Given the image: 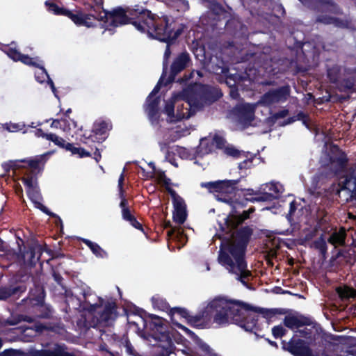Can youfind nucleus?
<instances>
[{"label": "nucleus", "mask_w": 356, "mask_h": 356, "mask_svg": "<svg viewBox=\"0 0 356 356\" xmlns=\"http://www.w3.org/2000/svg\"><path fill=\"white\" fill-rule=\"evenodd\" d=\"M253 233L252 226L245 225L228 236L220 237L218 261L229 273L236 275L243 285H247L245 279L251 275L247 269L245 254Z\"/></svg>", "instance_id": "1"}, {"label": "nucleus", "mask_w": 356, "mask_h": 356, "mask_svg": "<svg viewBox=\"0 0 356 356\" xmlns=\"http://www.w3.org/2000/svg\"><path fill=\"white\" fill-rule=\"evenodd\" d=\"M154 16L151 11L136 6L134 8L118 6L111 11L104 10L102 22L106 29L113 31L116 27L131 24L138 31L145 33L154 22Z\"/></svg>", "instance_id": "2"}, {"label": "nucleus", "mask_w": 356, "mask_h": 356, "mask_svg": "<svg viewBox=\"0 0 356 356\" xmlns=\"http://www.w3.org/2000/svg\"><path fill=\"white\" fill-rule=\"evenodd\" d=\"M232 324H236L246 332L254 333L257 337H263L258 325V314L266 318H272L275 314L285 312L280 309H264L252 306L245 302L230 299Z\"/></svg>", "instance_id": "3"}, {"label": "nucleus", "mask_w": 356, "mask_h": 356, "mask_svg": "<svg viewBox=\"0 0 356 356\" xmlns=\"http://www.w3.org/2000/svg\"><path fill=\"white\" fill-rule=\"evenodd\" d=\"M221 93L213 87L205 84L188 86L181 92V97L186 102V111L180 114V119H188L201 111L206 104H211L217 101Z\"/></svg>", "instance_id": "4"}, {"label": "nucleus", "mask_w": 356, "mask_h": 356, "mask_svg": "<svg viewBox=\"0 0 356 356\" xmlns=\"http://www.w3.org/2000/svg\"><path fill=\"white\" fill-rule=\"evenodd\" d=\"M146 32L154 35V38L161 42L166 43V47L163 58V74L168 73L169 60L172 54L171 46L181 34L184 30L183 24L177 27V24L173 19H169L168 16L154 17V22Z\"/></svg>", "instance_id": "5"}, {"label": "nucleus", "mask_w": 356, "mask_h": 356, "mask_svg": "<svg viewBox=\"0 0 356 356\" xmlns=\"http://www.w3.org/2000/svg\"><path fill=\"white\" fill-rule=\"evenodd\" d=\"M230 299L225 297H216L195 316L189 314L188 323L195 326L198 323L213 321L220 327H225L232 324Z\"/></svg>", "instance_id": "6"}, {"label": "nucleus", "mask_w": 356, "mask_h": 356, "mask_svg": "<svg viewBox=\"0 0 356 356\" xmlns=\"http://www.w3.org/2000/svg\"><path fill=\"white\" fill-rule=\"evenodd\" d=\"M149 321L146 323V327L151 331V337L160 342L159 345L163 350V356H169L173 353L174 343L170 337L168 322L163 318L155 314H148Z\"/></svg>", "instance_id": "7"}, {"label": "nucleus", "mask_w": 356, "mask_h": 356, "mask_svg": "<svg viewBox=\"0 0 356 356\" xmlns=\"http://www.w3.org/2000/svg\"><path fill=\"white\" fill-rule=\"evenodd\" d=\"M239 179H225L215 181L202 182L200 186L207 188L209 193H214L218 201L232 205L233 195L239 188L237 186Z\"/></svg>", "instance_id": "8"}, {"label": "nucleus", "mask_w": 356, "mask_h": 356, "mask_svg": "<svg viewBox=\"0 0 356 356\" xmlns=\"http://www.w3.org/2000/svg\"><path fill=\"white\" fill-rule=\"evenodd\" d=\"M255 209L250 207L249 209L243 211L241 213H229L223 218V222L219 223L220 229L224 233L222 236H219V238L223 236H228L236 232L239 225L250 218V213L254 212ZM242 227H241V228Z\"/></svg>", "instance_id": "9"}, {"label": "nucleus", "mask_w": 356, "mask_h": 356, "mask_svg": "<svg viewBox=\"0 0 356 356\" xmlns=\"http://www.w3.org/2000/svg\"><path fill=\"white\" fill-rule=\"evenodd\" d=\"M113 124L111 120H96L92 126L91 132L88 136L85 133L83 137L86 139L83 141L87 144L90 140L101 143L104 142L109 135V131L112 129Z\"/></svg>", "instance_id": "10"}, {"label": "nucleus", "mask_w": 356, "mask_h": 356, "mask_svg": "<svg viewBox=\"0 0 356 356\" xmlns=\"http://www.w3.org/2000/svg\"><path fill=\"white\" fill-rule=\"evenodd\" d=\"M282 349L288 351L293 356H319L318 354H314L312 350L300 339H296L293 337L289 342L284 340L282 341Z\"/></svg>", "instance_id": "11"}, {"label": "nucleus", "mask_w": 356, "mask_h": 356, "mask_svg": "<svg viewBox=\"0 0 356 356\" xmlns=\"http://www.w3.org/2000/svg\"><path fill=\"white\" fill-rule=\"evenodd\" d=\"M191 60L187 51L180 53L173 60L170 65V74L165 80V85L173 83L176 76L185 70L190 64Z\"/></svg>", "instance_id": "12"}, {"label": "nucleus", "mask_w": 356, "mask_h": 356, "mask_svg": "<svg viewBox=\"0 0 356 356\" xmlns=\"http://www.w3.org/2000/svg\"><path fill=\"white\" fill-rule=\"evenodd\" d=\"M81 294L83 299L79 300V307L89 313H95L104 303V300L94 294L90 288L83 290Z\"/></svg>", "instance_id": "13"}, {"label": "nucleus", "mask_w": 356, "mask_h": 356, "mask_svg": "<svg viewBox=\"0 0 356 356\" xmlns=\"http://www.w3.org/2000/svg\"><path fill=\"white\" fill-rule=\"evenodd\" d=\"M289 86H284L275 89L269 90L261 97V102L266 105L285 102L290 95Z\"/></svg>", "instance_id": "14"}, {"label": "nucleus", "mask_w": 356, "mask_h": 356, "mask_svg": "<svg viewBox=\"0 0 356 356\" xmlns=\"http://www.w3.org/2000/svg\"><path fill=\"white\" fill-rule=\"evenodd\" d=\"M331 152L332 155L329 157V161L334 165L333 172L337 175L346 170L348 159L346 152L341 149L337 145H332Z\"/></svg>", "instance_id": "15"}, {"label": "nucleus", "mask_w": 356, "mask_h": 356, "mask_svg": "<svg viewBox=\"0 0 356 356\" xmlns=\"http://www.w3.org/2000/svg\"><path fill=\"white\" fill-rule=\"evenodd\" d=\"M43 252V248L41 245L34 244L24 246L21 252V257L24 264L34 267L38 262H40V257Z\"/></svg>", "instance_id": "16"}, {"label": "nucleus", "mask_w": 356, "mask_h": 356, "mask_svg": "<svg viewBox=\"0 0 356 356\" xmlns=\"http://www.w3.org/2000/svg\"><path fill=\"white\" fill-rule=\"evenodd\" d=\"M233 112L238 124L243 129L249 127L254 120V110L250 104L237 106L234 108Z\"/></svg>", "instance_id": "17"}, {"label": "nucleus", "mask_w": 356, "mask_h": 356, "mask_svg": "<svg viewBox=\"0 0 356 356\" xmlns=\"http://www.w3.org/2000/svg\"><path fill=\"white\" fill-rule=\"evenodd\" d=\"M169 315L173 324H175L178 328L181 329L184 333L194 341H200V339L194 332L186 327V326L176 322L175 315L179 316L181 318L188 319L189 317L188 311L183 307H175L170 309Z\"/></svg>", "instance_id": "18"}, {"label": "nucleus", "mask_w": 356, "mask_h": 356, "mask_svg": "<svg viewBox=\"0 0 356 356\" xmlns=\"http://www.w3.org/2000/svg\"><path fill=\"white\" fill-rule=\"evenodd\" d=\"M103 310L99 313L98 320L100 323L108 324L114 321L118 316L116 300L111 298L104 303Z\"/></svg>", "instance_id": "19"}, {"label": "nucleus", "mask_w": 356, "mask_h": 356, "mask_svg": "<svg viewBox=\"0 0 356 356\" xmlns=\"http://www.w3.org/2000/svg\"><path fill=\"white\" fill-rule=\"evenodd\" d=\"M304 5L315 11H319V5L327 6V10L335 15L342 14L341 9L333 0H300Z\"/></svg>", "instance_id": "20"}, {"label": "nucleus", "mask_w": 356, "mask_h": 356, "mask_svg": "<svg viewBox=\"0 0 356 356\" xmlns=\"http://www.w3.org/2000/svg\"><path fill=\"white\" fill-rule=\"evenodd\" d=\"M120 207L122 209V219L129 222V224L136 229L140 230L145 234H147L146 232H145L142 223H140L137 220V218L132 214L129 207V203L126 197H123L122 200L120 201Z\"/></svg>", "instance_id": "21"}, {"label": "nucleus", "mask_w": 356, "mask_h": 356, "mask_svg": "<svg viewBox=\"0 0 356 356\" xmlns=\"http://www.w3.org/2000/svg\"><path fill=\"white\" fill-rule=\"evenodd\" d=\"M204 63L208 70L211 73L226 75L229 72V68L226 63L218 56H211L208 60L204 56Z\"/></svg>", "instance_id": "22"}, {"label": "nucleus", "mask_w": 356, "mask_h": 356, "mask_svg": "<svg viewBox=\"0 0 356 356\" xmlns=\"http://www.w3.org/2000/svg\"><path fill=\"white\" fill-rule=\"evenodd\" d=\"M26 290V286L20 283L16 285H8L0 287V300H6L13 296H21Z\"/></svg>", "instance_id": "23"}, {"label": "nucleus", "mask_w": 356, "mask_h": 356, "mask_svg": "<svg viewBox=\"0 0 356 356\" xmlns=\"http://www.w3.org/2000/svg\"><path fill=\"white\" fill-rule=\"evenodd\" d=\"M64 347L57 344L53 350L42 349L34 350L31 356H76L73 353L65 352Z\"/></svg>", "instance_id": "24"}, {"label": "nucleus", "mask_w": 356, "mask_h": 356, "mask_svg": "<svg viewBox=\"0 0 356 356\" xmlns=\"http://www.w3.org/2000/svg\"><path fill=\"white\" fill-rule=\"evenodd\" d=\"M29 298L33 305L42 306L44 302L45 291L40 284H35L29 292Z\"/></svg>", "instance_id": "25"}, {"label": "nucleus", "mask_w": 356, "mask_h": 356, "mask_svg": "<svg viewBox=\"0 0 356 356\" xmlns=\"http://www.w3.org/2000/svg\"><path fill=\"white\" fill-rule=\"evenodd\" d=\"M161 102V98L159 96L155 97L154 98L149 99V96L147 97L146 103V111L149 117L151 119H158L159 118V106Z\"/></svg>", "instance_id": "26"}, {"label": "nucleus", "mask_w": 356, "mask_h": 356, "mask_svg": "<svg viewBox=\"0 0 356 356\" xmlns=\"http://www.w3.org/2000/svg\"><path fill=\"white\" fill-rule=\"evenodd\" d=\"M84 244H86L92 251V252L99 258H106L108 257L107 252L102 249L99 244L97 243L92 242L89 239L86 238H81L80 239Z\"/></svg>", "instance_id": "27"}, {"label": "nucleus", "mask_w": 356, "mask_h": 356, "mask_svg": "<svg viewBox=\"0 0 356 356\" xmlns=\"http://www.w3.org/2000/svg\"><path fill=\"white\" fill-rule=\"evenodd\" d=\"M166 191L172 197L174 210L186 209V204L184 200L179 195L174 189L168 187Z\"/></svg>", "instance_id": "28"}, {"label": "nucleus", "mask_w": 356, "mask_h": 356, "mask_svg": "<svg viewBox=\"0 0 356 356\" xmlns=\"http://www.w3.org/2000/svg\"><path fill=\"white\" fill-rule=\"evenodd\" d=\"M296 332L299 333L300 337L305 338L310 341H315L316 336L318 334L316 325H312L309 328L305 327L303 329H298Z\"/></svg>", "instance_id": "29"}, {"label": "nucleus", "mask_w": 356, "mask_h": 356, "mask_svg": "<svg viewBox=\"0 0 356 356\" xmlns=\"http://www.w3.org/2000/svg\"><path fill=\"white\" fill-rule=\"evenodd\" d=\"M214 151V144L212 138H204L200 141L197 152L202 155L209 154Z\"/></svg>", "instance_id": "30"}, {"label": "nucleus", "mask_w": 356, "mask_h": 356, "mask_svg": "<svg viewBox=\"0 0 356 356\" xmlns=\"http://www.w3.org/2000/svg\"><path fill=\"white\" fill-rule=\"evenodd\" d=\"M336 292L342 301L349 300L351 298H355L356 291L354 289L348 286H339L336 289Z\"/></svg>", "instance_id": "31"}, {"label": "nucleus", "mask_w": 356, "mask_h": 356, "mask_svg": "<svg viewBox=\"0 0 356 356\" xmlns=\"http://www.w3.org/2000/svg\"><path fill=\"white\" fill-rule=\"evenodd\" d=\"M223 153L228 156L233 157L234 159L248 157V154H250V153L248 152L238 150L233 145L231 144H228L226 146V147L223 150Z\"/></svg>", "instance_id": "32"}, {"label": "nucleus", "mask_w": 356, "mask_h": 356, "mask_svg": "<svg viewBox=\"0 0 356 356\" xmlns=\"http://www.w3.org/2000/svg\"><path fill=\"white\" fill-rule=\"evenodd\" d=\"M225 77V83L228 86H239L241 82L245 80L244 75L234 73L229 74V72L224 75Z\"/></svg>", "instance_id": "33"}, {"label": "nucleus", "mask_w": 356, "mask_h": 356, "mask_svg": "<svg viewBox=\"0 0 356 356\" xmlns=\"http://www.w3.org/2000/svg\"><path fill=\"white\" fill-rule=\"evenodd\" d=\"M232 24H234V26L236 28H237V27L239 28V31L235 30L232 33V35H234V37L241 38H245L248 37V27L245 25L241 24L239 22H229V21L227 23V28H229Z\"/></svg>", "instance_id": "34"}, {"label": "nucleus", "mask_w": 356, "mask_h": 356, "mask_svg": "<svg viewBox=\"0 0 356 356\" xmlns=\"http://www.w3.org/2000/svg\"><path fill=\"white\" fill-rule=\"evenodd\" d=\"M29 198L35 204L41 199L40 188L38 186L37 179H35V185L26 189Z\"/></svg>", "instance_id": "35"}, {"label": "nucleus", "mask_w": 356, "mask_h": 356, "mask_svg": "<svg viewBox=\"0 0 356 356\" xmlns=\"http://www.w3.org/2000/svg\"><path fill=\"white\" fill-rule=\"evenodd\" d=\"M340 74L341 67L337 65H334L327 70V76L329 81L333 84L337 83L339 80Z\"/></svg>", "instance_id": "36"}, {"label": "nucleus", "mask_w": 356, "mask_h": 356, "mask_svg": "<svg viewBox=\"0 0 356 356\" xmlns=\"http://www.w3.org/2000/svg\"><path fill=\"white\" fill-rule=\"evenodd\" d=\"M83 15L84 14L80 11H76L75 13H74L71 10L66 9L63 16L70 18L76 25L81 26L82 24L86 23V22L83 20Z\"/></svg>", "instance_id": "37"}, {"label": "nucleus", "mask_w": 356, "mask_h": 356, "mask_svg": "<svg viewBox=\"0 0 356 356\" xmlns=\"http://www.w3.org/2000/svg\"><path fill=\"white\" fill-rule=\"evenodd\" d=\"M22 321L31 323L33 320L30 316L17 314L8 318L6 321V324L8 325H16Z\"/></svg>", "instance_id": "38"}, {"label": "nucleus", "mask_w": 356, "mask_h": 356, "mask_svg": "<svg viewBox=\"0 0 356 356\" xmlns=\"http://www.w3.org/2000/svg\"><path fill=\"white\" fill-rule=\"evenodd\" d=\"M152 303L154 308H157L161 311L165 312L170 309L168 302L165 299L159 296H153L152 298Z\"/></svg>", "instance_id": "39"}, {"label": "nucleus", "mask_w": 356, "mask_h": 356, "mask_svg": "<svg viewBox=\"0 0 356 356\" xmlns=\"http://www.w3.org/2000/svg\"><path fill=\"white\" fill-rule=\"evenodd\" d=\"M312 247L314 249L319 250L320 254L323 257H325V254H327V246L323 235H321L319 238H318L313 242Z\"/></svg>", "instance_id": "40"}, {"label": "nucleus", "mask_w": 356, "mask_h": 356, "mask_svg": "<svg viewBox=\"0 0 356 356\" xmlns=\"http://www.w3.org/2000/svg\"><path fill=\"white\" fill-rule=\"evenodd\" d=\"M44 4L49 12L52 13L56 15H64V13L66 11V8L59 7L56 3L51 0L46 1Z\"/></svg>", "instance_id": "41"}, {"label": "nucleus", "mask_w": 356, "mask_h": 356, "mask_svg": "<svg viewBox=\"0 0 356 356\" xmlns=\"http://www.w3.org/2000/svg\"><path fill=\"white\" fill-rule=\"evenodd\" d=\"M338 89L341 92H351L354 89V83L350 79H344L342 81H338L337 83L335 84Z\"/></svg>", "instance_id": "42"}, {"label": "nucleus", "mask_w": 356, "mask_h": 356, "mask_svg": "<svg viewBox=\"0 0 356 356\" xmlns=\"http://www.w3.org/2000/svg\"><path fill=\"white\" fill-rule=\"evenodd\" d=\"M276 199V196H275L272 193H261L260 194H257L255 197L252 198H246L247 200H250L252 202H271Z\"/></svg>", "instance_id": "43"}, {"label": "nucleus", "mask_w": 356, "mask_h": 356, "mask_svg": "<svg viewBox=\"0 0 356 356\" xmlns=\"http://www.w3.org/2000/svg\"><path fill=\"white\" fill-rule=\"evenodd\" d=\"M67 151H70L72 154H78L80 158L89 157L92 156L90 152L86 150L82 147H76L72 143H67Z\"/></svg>", "instance_id": "44"}, {"label": "nucleus", "mask_w": 356, "mask_h": 356, "mask_svg": "<svg viewBox=\"0 0 356 356\" xmlns=\"http://www.w3.org/2000/svg\"><path fill=\"white\" fill-rule=\"evenodd\" d=\"M83 20L86 22L82 26H86V27H93L95 26L93 21L97 20L102 22V15H101V13H99L98 15H94V14H84L83 17Z\"/></svg>", "instance_id": "45"}, {"label": "nucleus", "mask_w": 356, "mask_h": 356, "mask_svg": "<svg viewBox=\"0 0 356 356\" xmlns=\"http://www.w3.org/2000/svg\"><path fill=\"white\" fill-rule=\"evenodd\" d=\"M187 218L186 209L174 210L172 213L173 220L179 224L182 225L185 222Z\"/></svg>", "instance_id": "46"}, {"label": "nucleus", "mask_w": 356, "mask_h": 356, "mask_svg": "<svg viewBox=\"0 0 356 356\" xmlns=\"http://www.w3.org/2000/svg\"><path fill=\"white\" fill-rule=\"evenodd\" d=\"M328 242L334 245H342L345 243V236L340 233L334 232L329 237Z\"/></svg>", "instance_id": "47"}, {"label": "nucleus", "mask_w": 356, "mask_h": 356, "mask_svg": "<svg viewBox=\"0 0 356 356\" xmlns=\"http://www.w3.org/2000/svg\"><path fill=\"white\" fill-rule=\"evenodd\" d=\"M48 140L52 141L56 145L67 150V143L63 138L58 136L55 134H49Z\"/></svg>", "instance_id": "48"}, {"label": "nucleus", "mask_w": 356, "mask_h": 356, "mask_svg": "<svg viewBox=\"0 0 356 356\" xmlns=\"http://www.w3.org/2000/svg\"><path fill=\"white\" fill-rule=\"evenodd\" d=\"M36 67L40 70V72H35V77L36 81L39 83L44 82L45 80L47 79H48L49 77L46 69L41 64L39 65V67Z\"/></svg>", "instance_id": "49"}, {"label": "nucleus", "mask_w": 356, "mask_h": 356, "mask_svg": "<svg viewBox=\"0 0 356 356\" xmlns=\"http://www.w3.org/2000/svg\"><path fill=\"white\" fill-rule=\"evenodd\" d=\"M214 147L218 149H222V151L226 147L227 140L225 138L218 134H215L212 138Z\"/></svg>", "instance_id": "50"}, {"label": "nucleus", "mask_w": 356, "mask_h": 356, "mask_svg": "<svg viewBox=\"0 0 356 356\" xmlns=\"http://www.w3.org/2000/svg\"><path fill=\"white\" fill-rule=\"evenodd\" d=\"M35 60H38V58L37 57L31 58L29 55L22 54L19 61L22 62V63L28 66L35 67H39L40 63L35 61Z\"/></svg>", "instance_id": "51"}, {"label": "nucleus", "mask_w": 356, "mask_h": 356, "mask_svg": "<svg viewBox=\"0 0 356 356\" xmlns=\"http://www.w3.org/2000/svg\"><path fill=\"white\" fill-rule=\"evenodd\" d=\"M167 74L168 73L163 74V71H162L161 76L158 83H156V85L154 86V88H153L152 92L148 95L149 99H151L152 97L155 96L159 92L162 85H163L165 86H167V85H165V81H164L165 76H167Z\"/></svg>", "instance_id": "52"}, {"label": "nucleus", "mask_w": 356, "mask_h": 356, "mask_svg": "<svg viewBox=\"0 0 356 356\" xmlns=\"http://www.w3.org/2000/svg\"><path fill=\"white\" fill-rule=\"evenodd\" d=\"M298 318L295 316H286L284 318V324L291 330L298 328Z\"/></svg>", "instance_id": "53"}, {"label": "nucleus", "mask_w": 356, "mask_h": 356, "mask_svg": "<svg viewBox=\"0 0 356 356\" xmlns=\"http://www.w3.org/2000/svg\"><path fill=\"white\" fill-rule=\"evenodd\" d=\"M163 112L170 118H172L175 115V101L170 99L165 102Z\"/></svg>", "instance_id": "54"}, {"label": "nucleus", "mask_w": 356, "mask_h": 356, "mask_svg": "<svg viewBox=\"0 0 356 356\" xmlns=\"http://www.w3.org/2000/svg\"><path fill=\"white\" fill-rule=\"evenodd\" d=\"M287 330L281 325H275L272 328V334L274 338H282L286 335Z\"/></svg>", "instance_id": "55"}, {"label": "nucleus", "mask_w": 356, "mask_h": 356, "mask_svg": "<svg viewBox=\"0 0 356 356\" xmlns=\"http://www.w3.org/2000/svg\"><path fill=\"white\" fill-rule=\"evenodd\" d=\"M5 52L9 58L14 61H19L22 53L17 50L15 47H8L6 48Z\"/></svg>", "instance_id": "56"}, {"label": "nucleus", "mask_w": 356, "mask_h": 356, "mask_svg": "<svg viewBox=\"0 0 356 356\" xmlns=\"http://www.w3.org/2000/svg\"><path fill=\"white\" fill-rule=\"evenodd\" d=\"M249 155L250 154H248V157H245L246 159L238 163V168L239 170H247L251 168L253 166L252 163L255 156L251 155L250 157H248Z\"/></svg>", "instance_id": "57"}, {"label": "nucleus", "mask_w": 356, "mask_h": 356, "mask_svg": "<svg viewBox=\"0 0 356 356\" xmlns=\"http://www.w3.org/2000/svg\"><path fill=\"white\" fill-rule=\"evenodd\" d=\"M296 209H297V203L295 200H293L290 203L289 211L288 214L286 216V219L288 220L289 222L291 225H292L294 221L293 215L296 212Z\"/></svg>", "instance_id": "58"}, {"label": "nucleus", "mask_w": 356, "mask_h": 356, "mask_svg": "<svg viewBox=\"0 0 356 356\" xmlns=\"http://www.w3.org/2000/svg\"><path fill=\"white\" fill-rule=\"evenodd\" d=\"M334 17L321 15L316 17V22L324 24H332Z\"/></svg>", "instance_id": "59"}, {"label": "nucleus", "mask_w": 356, "mask_h": 356, "mask_svg": "<svg viewBox=\"0 0 356 356\" xmlns=\"http://www.w3.org/2000/svg\"><path fill=\"white\" fill-rule=\"evenodd\" d=\"M24 127V124L18 123H10L4 125V128L10 132H16L22 130Z\"/></svg>", "instance_id": "60"}, {"label": "nucleus", "mask_w": 356, "mask_h": 356, "mask_svg": "<svg viewBox=\"0 0 356 356\" xmlns=\"http://www.w3.org/2000/svg\"><path fill=\"white\" fill-rule=\"evenodd\" d=\"M41 161V159L35 158L33 159H30L29 161L24 160L23 161V162H26L29 168L33 170H38L39 168Z\"/></svg>", "instance_id": "61"}, {"label": "nucleus", "mask_w": 356, "mask_h": 356, "mask_svg": "<svg viewBox=\"0 0 356 356\" xmlns=\"http://www.w3.org/2000/svg\"><path fill=\"white\" fill-rule=\"evenodd\" d=\"M289 114L288 109H282L278 112L275 113L272 116L271 119L273 122L278 119L284 118Z\"/></svg>", "instance_id": "62"}, {"label": "nucleus", "mask_w": 356, "mask_h": 356, "mask_svg": "<svg viewBox=\"0 0 356 356\" xmlns=\"http://www.w3.org/2000/svg\"><path fill=\"white\" fill-rule=\"evenodd\" d=\"M22 181L26 187V189L35 185L33 177L31 175H27L26 177H22Z\"/></svg>", "instance_id": "63"}, {"label": "nucleus", "mask_w": 356, "mask_h": 356, "mask_svg": "<svg viewBox=\"0 0 356 356\" xmlns=\"http://www.w3.org/2000/svg\"><path fill=\"white\" fill-rule=\"evenodd\" d=\"M351 179L354 180L355 187L353 191V197L355 200H356V175L354 173H350L348 177H346L344 181V185H346L348 182L351 181Z\"/></svg>", "instance_id": "64"}]
</instances>
